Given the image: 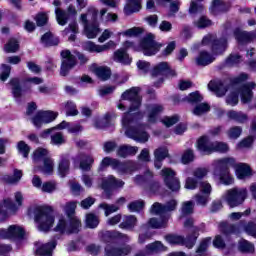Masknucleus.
I'll return each instance as SVG.
<instances>
[{"mask_svg":"<svg viewBox=\"0 0 256 256\" xmlns=\"http://www.w3.org/2000/svg\"><path fill=\"white\" fill-rule=\"evenodd\" d=\"M140 91L141 89L139 87H132L126 90L121 95L122 100L117 104V108L120 111H125V102L123 101H130L129 111L122 116V127L126 129L125 135L138 143H147L149 141V134L143 131L141 126H137L138 121L143 117V113H134V111H137L141 107Z\"/></svg>","mask_w":256,"mask_h":256,"instance_id":"obj_1","label":"nucleus"},{"mask_svg":"<svg viewBox=\"0 0 256 256\" xmlns=\"http://www.w3.org/2000/svg\"><path fill=\"white\" fill-rule=\"evenodd\" d=\"M247 79H249V75L242 73L238 77L232 78L230 86H226L225 83L221 81H211L208 84V89L214 91L217 97H224L225 93L229 91L230 94L226 98V103L227 105H231V107H235V105L239 103L238 93L240 94L242 103H251L253 99V89L256 88L255 82H248L243 84L239 90L235 89L237 85H241L244 81H247Z\"/></svg>","mask_w":256,"mask_h":256,"instance_id":"obj_2","label":"nucleus"},{"mask_svg":"<svg viewBox=\"0 0 256 256\" xmlns=\"http://www.w3.org/2000/svg\"><path fill=\"white\" fill-rule=\"evenodd\" d=\"M231 167H235L236 177L238 179H247L251 177V167L245 163L235 164V158L216 159L212 162V175L214 179H218L222 185H233V176L231 175Z\"/></svg>","mask_w":256,"mask_h":256,"instance_id":"obj_3","label":"nucleus"},{"mask_svg":"<svg viewBox=\"0 0 256 256\" xmlns=\"http://www.w3.org/2000/svg\"><path fill=\"white\" fill-rule=\"evenodd\" d=\"M162 44L155 41V35L149 33L141 41L139 46H135V43L131 41H126L123 43V48L118 49L114 52V61L117 63H122V65H131V57L125 49H134V51H142L147 57L157 55L161 48Z\"/></svg>","mask_w":256,"mask_h":256,"instance_id":"obj_4","label":"nucleus"},{"mask_svg":"<svg viewBox=\"0 0 256 256\" xmlns=\"http://www.w3.org/2000/svg\"><path fill=\"white\" fill-rule=\"evenodd\" d=\"M75 209H77V203L68 202L64 206V212L67 218L60 216L55 231L59 233H79L81 231V220L75 216Z\"/></svg>","mask_w":256,"mask_h":256,"instance_id":"obj_5","label":"nucleus"},{"mask_svg":"<svg viewBox=\"0 0 256 256\" xmlns=\"http://www.w3.org/2000/svg\"><path fill=\"white\" fill-rule=\"evenodd\" d=\"M176 208L177 200H170L166 203V205L155 202L150 209V213H152V215H161V218H151L148 222L149 227L152 229H163L167 227V221H169V217L163 215H165V213H169V211H175Z\"/></svg>","mask_w":256,"mask_h":256,"instance_id":"obj_6","label":"nucleus"},{"mask_svg":"<svg viewBox=\"0 0 256 256\" xmlns=\"http://www.w3.org/2000/svg\"><path fill=\"white\" fill-rule=\"evenodd\" d=\"M29 213L30 215H34V221L37 223L39 231H44L46 233L55 223L53 210L49 207L36 206L31 208Z\"/></svg>","mask_w":256,"mask_h":256,"instance_id":"obj_7","label":"nucleus"},{"mask_svg":"<svg viewBox=\"0 0 256 256\" xmlns=\"http://www.w3.org/2000/svg\"><path fill=\"white\" fill-rule=\"evenodd\" d=\"M193 218L187 219L184 222V227H192L191 233L190 235H188L186 238H183L182 236H178V235H173L170 234L168 236H166V241L167 243H169L170 245H186V247H188V249H191V247H193L197 241V237H199V227H193Z\"/></svg>","mask_w":256,"mask_h":256,"instance_id":"obj_8","label":"nucleus"},{"mask_svg":"<svg viewBox=\"0 0 256 256\" xmlns=\"http://www.w3.org/2000/svg\"><path fill=\"white\" fill-rule=\"evenodd\" d=\"M98 12L95 9L89 10L88 13L80 15V23L84 27V33L88 39H95L98 33H101L99 22L97 21Z\"/></svg>","mask_w":256,"mask_h":256,"instance_id":"obj_9","label":"nucleus"},{"mask_svg":"<svg viewBox=\"0 0 256 256\" xmlns=\"http://www.w3.org/2000/svg\"><path fill=\"white\" fill-rule=\"evenodd\" d=\"M230 35L231 29H226L221 38H217L213 34H208L203 37L202 45L211 46V51L214 55H223L227 51V39H229Z\"/></svg>","mask_w":256,"mask_h":256,"instance_id":"obj_10","label":"nucleus"},{"mask_svg":"<svg viewBox=\"0 0 256 256\" xmlns=\"http://www.w3.org/2000/svg\"><path fill=\"white\" fill-rule=\"evenodd\" d=\"M199 151L205 155H210V153H227L229 151V145L225 142H210L209 137L202 136L198 140L197 145Z\"/></svg>","mask_w":256,"mask_h":256,"instance_id":"obj_11","label":"nucleus"},{"mask_svg":"<svg viewBox=\"0 0 256 256\" xmlns=\"http://www.w3.org/2000/svg\"><path fill=\"white\" fill-rule=\"evenodd\" d=\"M223 199L232 209L245 203L247 199V188H232L223 194Z\"/></svg>","mask_w":256,"mask_h":256,"instance_id":"obj_12","label":"nucleus"},{"mask_svg":"<svg viewBox=\"0 0 256 256\" xmlns=\"http://www.w3.org/2000/svg\"><path fill=\"white\" fill-rule=\"evenodd\" d=\"M49 151L45 148H38L35 150L33 154V161L34 163H39V161H43L44 165L41 168L34 167V172L41 171L44 175H51L53 173L54 164L51 158H47Z\"/></svg>","mask_w":256,"mask_h":256,"instance_id":"obj_13","label":"nucleus"},{"mask_svg":"<svg viewBox=\"0 0 256 256\" xmlns=\"http://www.w3.org/2000/svg\"><path fill=\"white\" fill-rule=\"evenodd\" d=\"M15 201L17 204H13L9 198L0 202V221H5V219L11 215V213H15V211H17V209L23 205V194L16 192Z\"/></svg>","mask_w":256,"mask_h":256,"instance_id":"obj_14","label":"nucleus"},{"mask_svg":"<svg viewBox=\"0 0 256 256\" xmlns=\"http://www.w3.org/2000/svg\"><path fill=\"white\" fill-rule=\"evenodd\" d=\"M0 239H11L17 243H25V229L19 225H10L8 229H0Z\"/></svg>","mask_w":256,"mask_h":256,"instance_id":"obj_15","label":"nucleus"},{"mask_svg":"<svg viewBox=\"0 0 256 256\" xmlns=\"http://www.w3.org/2000/svg\"><path fill=\"white\" fill-rule=\"evenodd\" d=\"M161 175L163 176L164 183L170 191H179L181 189V182L177 178V172L171 168H164L161 170Z\"/></svg>","mask_w":256,"mask_h":256,"instance_id":"obj_16","label":"nucleus"},{"mask_svg":"<svg viewBox=\"0 0 256 256\" xmlns=\"http://www.w3.org/2000/svg\"><path fill=\"white\" fill-rule=\"evenodd\" d=\"M55 15L58 25L65 27L71 17H77V8L72 4H70L66 10L55 8Z\"/></svg>","mask_w":256,"mask_h":256,"instance_id":"obj_17","label":"nucleus"},{"mask_svg":"<svg viewBox=\"0 0 256 256\" xmlns=\"http://www.w3.org/2000/svg\"><path fill=\"white\" fill-rule=\"evenodd\" d=\"M62 57V64L60 68V75L62 77H66V75H69V71L77 65V59H75V56L71 54V51L64 50L61 52Z\"/></svg>","mask_w":256,"mask_h":256,"instance_id":"obj_18","label":"nucleus"},{"mask_svg":"<svg viewBox=\"0 0 256 256\" xmlns=\"http://www.w3.org/2000/svg\"><path fill=\"white\" fill-rule=\"evenodd\" d=\"M57 113L52 111H39L37 114L31 118V122L34 127L37 129L41 128V126L51 123L57 119Z\"/></svg>","mask_w":256,"mask_h":256,"instance_id":"obj_19","label":"nucleus"},{"mask_svg":"<svg viewBox=\"0 0 256 256\" xmlns=\"http://www.w3.org/2000/svg\"><path fill=\"white\" fill-rule=\"evenodd\" d=\"M101 182V188L105 192L106 199H109V194H107L108 191H111V189H119L125 185V182L123 180L117 179L113 175L102 178Z\"/></svg>","mask_w":256,"mask_h":256,"instance_id":"obj_20","label":"nucleus"},{"mask_svg":"<svg viewBox=\"0 0 256 256\" xmlns=\"http://www.w3.org/2000/svg\"><path fill=\"white\" fill-rule=\"evenodd\" d=\"M116 44L113 40L108 41L106 44L98 45L91 41L85 42L83 48L89 53H104V51H109V49H115Z\"/></svg>","mask_w":256,"mask_h":256,"instance_id":"obj_21","label":"nucleus"},{"mask_svg":"<svg viewBox=\"0 0 256 256\" xmlns=\"http://www.w3.org/2000/svg\"><path fill=\"white\" fill-rule=\"evenodd\" d=\"M57 247V239H52L50 242L43 244L35 243V253L39 256H53V250Z\"/></svg>","mask_w":256,"mask_h":256,"instance_id":"obj_22","label":"nucleus"},{"mask_svg":"<svg viewBox=\"0 0 256 256\" xmlns=\"http://www.w3.org/2000/svg\"><path fill=\"white\" fill-rule=\"evenodd\" d=\"M159 76L176 77L177 73L175 72V70H172L171 67H169V64L167 62H161L156 65L152 70V77Z\"/></svg>","mask_w":256,"mask_h":256,"instance_id":"obj_23","label":"nucleus"},{"mask_svg":"<svg viewBox=\"0 0 256 256\" xmlns=\"http://www.w3.org/2000/svg\"><path fill=\"white\" fill-rule=\"evenodd\" d=\"M137 169H139V166H137V163L133 161L121 162L118 160L115 171H117L119 175H132V173H135Z\"/></svg>","mask_w":256,"mask_h":256,"instance_id":"obj_24","label":"nucleus"},{"mask_svg":"<svg viewBox=\"0 0 256 256\" xmlns=\"http://www.w3.org/2000/svg\"><path fill=\"white\" fill-rule=\"evenodd\" d=\"M105 253L107 256H127L131 253V248L129 246H111L108 245L105 248Z\"/></svg>","mask_w":256,"mask_h":256,"instance_id":"obj_25","label":"nucleus"},{"mask_svg":"<svg viewBox=\"0 0 256 256\" xmlns=\"http://www.w3.org/2000/svg\"><path fill=\"white\" fill-rule=\"evenodd\" d=\"M148 123H155L157 117L163 113V106L161 104H152L147 107Z\"/></svg>","mask_w":256,"mask_h":256,"instance_id":"obj_26","label":"nucleus"},{"mask_svg":"<svg viewBox=\"0 0 256 256\" xmlns=\"http://www.w3.org/2000/svg\"><path fill=\"white\" fill-rule=\"evenodd\" d=\"M75 163H79L80 161V169L82 171H91V165L94 163V159L92 156H85L83 154H79L74 158Z\"/></svg>","mask_w":256,"mask_h":256,"instance_id":"obj_27","label":"nucleus"},{"mask_svg":"<svg viewBox=\"0 0 256 256\" xmlns=\"http://www.w3.org/2000/svg\"><path fill=\"white\" fill-rule=\"evenodd\" d=\"M215 61V57L207 51H201L196 58V65H200L201 67H205L207 65H211Z\"/></svg>","mask_w":256,"mask_h":256,"instance_id":"obj_28","label":"nucleus"},{"mask_svg":"<svg viewBox=\"0 0 256 256\" xmlns=\"http://www.w3.org/2000/svg\"><path fill=\"white\" fill-rule=\"evenodd\" d=\"M137 151H139L137 146L123 145L118 148L117 155L125 159V157H129V155H137Z\"/></svg>","mask_w":256,"mask_h":256,"instance_id":"obj_29","label":"nucleus"},{"mask_svg":"<svg viewBox=\"0 0 256 256\" xmlns=\"http://www.w3.org/2000/svg\"><path fill=\"white\" fill-rule=\"evenodd\" d=\"M137 11H141V0H126L125 15H131V13H137Z\"/></svg>","mask_w":256,"mask_h":256,"instance_id":"obj_30","label":"nucleus"},{"mask_svg":"<svg viewBox=\"0 0 256 256\" xmlns=\"http://www.w3.org/2000/svg\"><path fill=\"white\" fill-rule=\"evenodd\" d=\"M146 253H163V251H167V247L161 243V241H155L146 245L145 247Z\"/></svg>","mask_w":256,"mask_h":256,"instance_id":"obj_31","label":"nucleus"},{"mask_svg":"<svg viewBox=\"0 0 256 256\" xmlns=\"http://www.w3.org/2000/svg\"><path fill=\"white\" fill-rule=\"evenodd\" d=\"M94 73L101 81H107L111 77V69L106 66L95 67Z\"/></svg>","mask_w":256,"mask_h":256,"instance_id":"obj_32","label":"nucleus"},{"mask_svg":"<svg viewBox=\"0 0 256 256\" xmlns=\"http://www.w3.org/2000/svg\"><path fill=\"white\" fill-rule=\"evenodd\" d=\"M58 173L61 177H65L69 173V157L67 155H62L60 158Z\"/></svg>","mask_w":256,"mask_h":256,"instance_id":"obj_33","label":"nucleus"},{"mask_svg":"<svg viewBox=\"0 0 256 256\" xmlns=\"http://www.w3.org/2000/svg\"><path fill=\"white\" fill-rule=\"evenodd\" d=\"M12 95L15 99H21L23 97V89L21 88V84H19V79L14 78L10 81Z\"/></svg>","mask_w":256,"mask_h":256,"instance_id":"obj_34","label":"nucleus"},{"mask_svg":"<svg viewBox=\"0 0 256 256\" xmlns=\"http://www.w3.org/2000/svg\"><path fill=\"white\" fill-rule=\"evenodd\" d=\"M137 225V217L133 215L124 216L123 221L120 223V229H133Z\"/></svg>","mask_w":256,"mask_h":256,"instance_id":"obj_35","label":"nucleus"},{"mask_svg":"<svg viewBox=\"0 0 256 256\" xmlns=\"http://www.w3.org/2000/svg\"><path fill=\"white\" fill-rule=\"evenodd\" d=\"M227 117L232 121H236V123H245L247 121V114L235 110L227 112Z\"/></svg>","mask_w":256,"mask_h":256,"instance_id":"obj_36","label":"nucleus"},{"mask_svg":"<svg viewBox=\"0 0 256 256\" xmlns=\"http://www.w3.org/2000/svg\"><path fill=\"white\" fill-rule=\"evenodd\" d=\"M41 43L45 45V47L59 45V38L53 36L51 33H46L41 37Z\"/></svg>","mask_w":256,"mask_h":256,"instance_id":"obj_37","label":"nucleus"},{"mask_svg":"<svg viewBox=\"0 0 256 256\" xmlns=\"http://www.w3.org/2000/svg\"><path fill=\"white\" fill-rule=\"evenodd\" d=\"M85 225L88 229H96L99 226V216L89 213L86 215Z\"/></svg>","mask_w":256,"mask_h":256,"instance_id":"obj_38","label":"nucleus"},{"mask_svg":"<svg viewBox=\"0 0 256 256\" xmlns=\"http://www.w3.org/2000/svg\"><path fill=\"white\" fill-rule=\"evenodd\" d=\"M234 37L238 43H247L251 39V35L249 32L242 31L241 29L237 28L234 30Z\"/></svg>","mask_w":256,"mask_h":256,"instance_id":"obj_39","label":"nucleus"},{"mask_svg":"<svg viewBox=\"0 0 256 256\" xmlns=\"http://www.w3.org/2000/svg\"><path fill=\"white\" fill-rule=\"evenodd\" d=\"M238 249L242 253H253L255 251V246L247 240H240L238 243Z\"/></svg>","mask_w":256,"mask_h":256,"instance_id":"obj_40","label":"nucleus"},{"mask_svg":"<svg viewBox=\"0 0 256 256\" xmlns=\"http://www.w3.org/2000/svg\"><path fill=\"white\" fill-rule=\"evenodd\" d=\"M118 161L115 158L105 157L100 164V171H103L105 167H112L114 171L117 169Z\"/></svg>","mask_w":256,"mask_h":256,"instance_id":"obj_41","label":"nucleus"},{"mask_svg":"<svg viewBox=\"0 0 256 256\" xmlns=\"http://www.w3.org/2000/svg\"><path fill=\"white\" fill-rule=\"evenodd\" d=\"M99 207L100 209L104 210L105 217H109V215L117 213V211H119V205L117 204L102 203L99 205Z\"/></svg>","mask_w":256,"mask_h":256,"instance_id":"obj_42","label":"nucleus"},{"mask_svg":"<svg viewBox=\"0 0 256 256\" xmlns=\"http://www.w3.org/2000/svg\"><path fill=\"white\" fill-rule=\"evenodd\" d=\"M4 51L6 53H17V51H19V42L17 41V39H10L8 43L4 46Z\"/></svg>","mask_w":256,"mask_h":256,"instance_id":"obj_43","label":"nucleus"},{"mask_svg":"<svg viewBox=\"0 0 256 256\" xmlns=\"http://www.w3.org/2000/svg\"><path fill=\"white\" fill-rule=\"evenodd\" d=\"M203 0H192L190 3L189 13L195 15V13H201L203 11Z\"/></svg>","mask_w":256,"mask_h":256,"instance_id":"obj_44","label":"nucleus"},{"mask_svg":"<svg viewBox=\"0 0 256 256\" xmlns=\"http://www.w3.org/2000/svg\"><path fill=\"white\" fill-rule=\"evenodd\" d=\"M211 107L207 103H200L195 106L193 109V114L197 116L205 115V113H209Z\"/></svg>","mask_w":256,"mask_h":256,"instance_id":"obj_45","label":"nucleus"},{"mask_svg":"<svg viewBox=\"0 0 256 256\" xmlns=\"http://www.w3.org/2000/svg\"><path fill=\"white\" fill-rule=\"evenodd\" d=\"M22 177H23V172L21 170H14V175L6 176L5 181L6 183H10V185H15L16 183H19V181H21Z\"/></svg>","mask_w":256,"mask_h":256,"instance_id":"obj_46","label":"nucleus"},{"mask_svg":"<svg viewBox=\"0 0 256 256\" xmlns=\"http://www.w3.org/2000/svg\"><path fill=\"white\" fill-rule=\"evenodd\" d=\"M66 116L67 117H75L79 115V110H77V105L74 102L68 101L65 105Z\"/></svg>","mask_w":256,"mask_h":256,"instance_id":"obj_47","label":"nucleus"},{"mask_svg":"<svg viewBox=\"0 0 256 256\" xmlns=\"http://www.w3.org/2000/svg\"><path fill=\"white\" fill-rule=\"evenodd\" d=\"M243 61V58L239 54H230L229 57L226 59L225 63L227 67H233L235 65H239Z\"/></svg>","mask_w":256,"mask_h":256,"instance_id":"obj_48","label":"nucleus"},{"mask_svg":"<svg viewBox=\"0 0 256 256\" xmlns=\"http://www.w3.org/2000/svg\"><path fill=\"white\" fill-rule=\"evenodd\" d=\"M211 11L214 15L219 11H227V8H225V2H223V0H213Z\"/></svg>","mask_w":256,"mask_h":256,"instance_id":"obj_49","label":"nucleus"},{"mask_svg":"<svg viewBox=\"0 0 256 256\" xmlns=\"http://www.w3.org/2000/svg\"><path fill=\"white\" fill-rule=\"evenodd\" d=\"M17 149L20 155L25 158L29 157V152L31 151V148L29 147V145H27V143H25V141L18 142Z\"/></svg>","mask_w":256,"mask_h":256,"instance_id":"obj_50","label":"nucleus"},{"mask_svg":"<svg viewBox=\"0 0 256 256\" xmlns=\"http://www.w3.org/2000/svg\"><path fill=\"white\" fill-rule=\"evenodd\" d=\"M194 207H195V203H193V201H186L182 203V207H181L182 215H191V213H193Z\"/></svg>","mask_w":256,"mask_h":256,"instance_id":"obj_51","label":"nucleus"},{"mask_svg":"<svg viewBox=\"0 0 256 256\" xmlns=\"http://www.w3.org/2000/svg\"><path fill=\"white\" fill-rule=\"evenodd\" d=\"M65 143V136L63 133L58 132L51 135V145H63Z\"/></svg>","mask_w":256,"mask_h":256,"instance_id":"obj_52","label":"nucleus"},{"mask_svg":"<svg viewBox=\"0 0 256 256\" xmlns=\"http://www.w3.org/2000/svg\"><path fill=\"white\" fill-rule=\"evenodd\" d=\"M107 9L103 8L100 10V17L102 21H117L118 16L115 13H108L107 15ZM106 15V16H105Z\"/></svg>","mask_w":256,"mask_h":256,"instance_id":"obj_53","label":"nucleus"},{"mask_svg":"<svg viewBox=\"0 0 256 256\" xmlns=\"http://www.w3.org/2000/svg\"><path fill=\"white\" fill-rule=\"evenodd\" d=\"M210 197L208 194H196L194 196V199L198 205H202V207H205L207 203L210 201Z\"/></svg>","mask_w":256,"mask_h":256,"instance_id":"obj_54","label":"nucleus"},{"mask_svg":"<svg viewBox=\"0 0 256 256\" xmlns=\"http://www.w3.org/2000/svg\"><path fill=\"white\" fill-rule=\"evenodd\" d=\"M188 103H201L203 101V96L199 92L190 93L185 99Z\"/></svg>","mask_w":256,"mask_h":256,"instance_id":"obj_55","label":"nucleus"},{"mask_svg":"<svg viewBox=\"0 0 256 256\" xmlns=\"http://www.w3.org/2000/svg\"><path fill=\"white\" fill-rule=\"evenodd\" d=\"M143 207H145V202L138 200V201H134L131 202L128 205V209L129 211H131L132 213H135L137 211H141V209H143Z\"/></svg>","mask_w":256,"mask_h":256,"instance_id":"obj_56","label":"nucleus"},{"mask_svg":"<svg viewBox=\"0 0 256 256\" xmlns=\"http://www.w3.org/2000/svg\"><path fill=\"white\" fill-rule=\"evenodd\" d=\"M143 33V28L141 27H133L123 32L125 37H137V35H141Z\"/></svg>","mask_w":256,"mask_h":256,"instance_id":"obj_57","label":"nucleus"},{"mask_svg":"<svg viewBox=\"0 0 256 256\" xmlns=\"http://www.w3.org/2000/svg\"><path fill=\"white\" fill-rule=\"evenodd\" d=\"M179 122V116L175 115V116H166L162 119V123L163 125H165V127H173V125H175V123Z\"/></svg>","mask_w":256,"mask_h":256,"instance_id":"obj_58","label":"nucleus"},{"mask_svg":"<svg viewBox=\"0 0 256 256\" xmlns=\"http://www.w3.org/2000/svg\"><path fill=\"white\" fill-rule=\"evenodd\" d=\"M244 231L247 235H251V237L256 238V224L255 222H248L244 225Z\"/></svg>","mask_w":256,"mask_h":256,"instance_id":"obj_59","label":"nucleus"},{"mask_svg":"<svg viewBox=\"0 0 256 256\" xmlns=\"http://www.w3.org/2000/svg\"><path fill=\"white\" fill-rule=\"evenodd\" d=\"M209 174V169L208 168H196L193 171V176L195 179H204V177H207Z\"/></svg>","mask_w":256,"mask_h":256,"instance_id":"obj_60","label":"nucleus"},{"mask_svg":"<svg viewBox=\"0 0 256 256\" xmlns=\"http://www.w3.org/2000/svg\"><path fill=\"white\" fill-rule=\"evenodd\" d=\"M35 21L38 27H43V25H47V21H49V16L47 15V13H39L35 17Z\"/></svg>","mask_w":256,"mask_h":256,"instance_id":"obj_61","label":"nucleus"},{"mask_svg":"<svg viewBox=\"0 0 256 256\" xmlns=\"http://www.w3.org/2000/svg\"><path fill=\"white\" fill-rule=\"evenodd\" d=\"M211 191H213V188L211 187V184L207 181L200 182V192L203 195H209L211 196Z\"/></svg>","mask_w":256,"mask_h":256,"instance_id":"obj_62","label":"nucleus"},{"mask_svg":"<svg viewBox=\"0 0 256 256\" xmlns=\"http://www.w3.org/2000/svg\"><path fill=\"white\" fill-rule=\"evenodd\" d=\"M195 159V155L193 154V150L188 149L182 155V163L187 165V163H191Z\"/></svg>","mask_w":256,"mask_h":256,"instance_id":"obj_63","label":"nucleus"},{"mask_svg":"<svg viewBox=\"0 0 256 256\" xmlns=\"http://www.w3.org/2000/svg\"><path fill=\"white\" fill-rule=\"evenodd\" d=\"M9 75H11V66L2 64L1 74H0L1 81H5L6 79H9Z\"/></svg>","mask_w":256,"mask_h":256,"instance_id":"obj_64","label":"nucleus"}]
</instances>
